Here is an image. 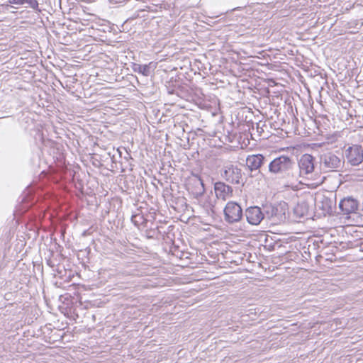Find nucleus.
I'll return each instance as SVG.
<instances>
[{
	"mask_svg": "<svg viewBox=\"0 0 363 363\" xmlns=\"http://www.w3.org/2000/svg\"><path fill=\"white\" fill-rule=\"evenodd\" d=\"M225 220L229 223L238 222L242 217L240 206L234 201H229L224 208Z\"/></svg>",
	"mask_w": 363,
	"mask_h": 363,
	"instance_id": "obj_1",
	"label": "nucleus"
},
{
	"mask_svg": "<svg viewBox=\"0 0 363 363\" xmlns=\"http://www.w3.org/2000/svg\"><path fill=\"white\" fill-rule=\"evenodd\" d=\"M346 158L352 165H358L363 161V150L361 146L353 145L347 150Z\"/></svg>",
	"mask_w": 363,
	"mask_h": 363,
	"instance_id": "obj_2",
	"label": "nucleus"
},
{
	"mask_svg": "<svg viewBox=\"0 0 363 363\" xmlns=\"http://www.w3.org/2000/svg\"><path fill=\"white\" fill-rule=\"evenodd\" d=\"M245 216L247 222L254 225H259L264 218V213L258 206H251L246 209Z\"/></svg>",
	"mask_w": 363,
	"mask_h": 363,
	"instance_id": "obj_3",
	"label": "nucleus"
},
{
	"mask_svg": "<svg viewBox=\"0 0 363 363\" xmlns=\"http://www.w3.org/2000/svg\"><path fill=\"white\" fill-rule=\"evenodd\" d=\"M291 164V160L287 156L282 155L272 160L269 165V169L272 172L278 173L287 169Z\"/></svg>",
	"mask_w": 363,
	"mask_h": 363,
	"instance_id": "obj_4",
	"label": "nucleus"
},
{
	"mask_svg": "<svg viewBox=\"0 0 363 363\" xmlns=\"http://www.w3.org/2000/svg\"><path fill=\"white\" fill-rule=\"evenodd\" d=\"M298 167L301 174H308L313 172L314 170V157L309 154L303 155L298 161Z\"/></svg>",
	"mask_w": 363,
	"mask_h": 363,
	"instance_id": "obj_5",
	"label": "nucleus"
},
{
	"mask_svg": "<svg viewBox=\"0 0 363 363\" xmlns=\"http://www.w3.org/2000/svg\"><path fill=\"white\" fill-rule=\"evenodd\" d=\"M339 207L345 214L355 213L359 208V202L352 197H346L340 201Z\"/></svg>",
	"mask_w": 363,
	"mask_h": 363,
	"instance_id": "obj_6",
	"label": "nucleus"
},
{
	"mask_svg": "<svg viewBox=\"0 0 363 363\" xmlns=\"http://www.w3.org/2000/svg\"><path fill=\"white\" fill-rule=\"evenodd\" d=\"M223 176L230 183L239 184L242 178L241 170L237 167L229 165L225 167Z\"/></svg>",
	"mask_w": 363,
	"mask_h": 363,
	"instance_id": "obj_7",
	"label": "nucleus"
},
{
	"mask_svg": "<svg viewBox=\"0 0 363 363\" xmlns=\"http://www.w3.org/2000/svg\"><path fill=\"white\" fill-rule=\"evenodd\" d=\"M214 190L217 198L225 201L233 196V189L223 182H216Z\"/></svg>",
	"mask_w": 363,
	"mask_h": 363,
	"instance_id": "obj_8",
	"label": "nucleus"
},
{
	"mask_svg": "<svg viewBox=\"0 0 363 363\" xmlns=\"http://www.w3.org/2000/svg\"><path fill=\"white\" fill-rule=\"evenodd\" d=\"M324 166L329 170H333L341 165V160L334 154L329 152L323 157Z\"/></svg>",
	"mask_w": 363,
	"mask_h": 363,
	"instance_id": "obj_9",
	"label": "nucleus"
},
{
	"mask_svg": "<svg viewBox=\"0 0 363 363\" xmlns=\"http://www.w3.org/2000/svg\"><path fill=\"white\" fill-rule=\"evenodd\" d=\"M263 160L264 157L262 155H252L247 157L246 164L251 170H256L261 167Z\"/></svg>",
	"mask_w": 363,
	"mask_h": 363,
	"instance_id": "obj_10",
	"label": "nucleus"
},
{
	"mask_svg": "<svg viewBox=\"0 0 363 363\" xmlns=\"http://www.w3.org/2000/svg\"><path fill=\"white\" fill-rule=\"evenodd\" d=\"M33 0H9V2L12 4H32Z\"/></svg>",
	"mask_w": 363,
	"mask_h": 363,
	"instance_id": "obj_11",
	"label": "nucleus"
},
{
	"mask_svg": "<svg viewBox=\"0 0 363 363\" xmlns=\"http://www.w3.org/2000/svg\"><path fill=\"white\" fill-rule=\"evenodd\" d=\"M323 181L322 179L320 178L317 182L311 184V185H314L315 186H317L318 185H320V184H322Z\"/></svg>",
	"mask_w": 363,
	"mask_h": 363,
	"instance_id": "obj_12",
	"label": "nucleus"
},
{
	"mask_svg": "<svg viewBox=\"0 0 363 363\" xmlns=\"http://www.w3.org/2000/svg\"><path fill=\"white\" fill-rule=\"evenodd\" d=\"M355 225H357V226H363V224H361V223H356Z\"/></svg>",
	"mask_w": 363,
	"mask_h": 363,
	"instance_id": "obj_13",
	"label": "nucleus"
},
{
	"mask_svg": "<svg viewBox=\"0 0 363 363\" xmlns=\"http://www.w3.org/2000/svg\"><path fill=\"white\" fill-rule=\"evenodd\" d=\"M294 189H298V186H296L295 187H292Z\"/></svg>",
	"mask_w": 363,
	"mask_h": 363,
	"instance_id": "obj_14",
	"label": "nucleus"
}]
</instances>
